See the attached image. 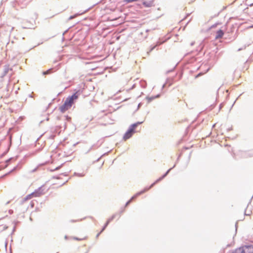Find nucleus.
<instances>
[{"instance_id": "f257e3e1", "label": "nucleus", "mask_w": 253, "mask_h": 253, "mask_svg": "<svg viewBox=\"0 0 253 253\" xmlns=\"http://www.w3.org/2000/svg\"><path fill=\"white\" fill-rule=\"evenodd\" d=\"M74 91L71 95L66 98L64 103L60 106L59 110L61 112L63 113L71 108L73 104L76 102L80 95L83 93V90L80 88L75 89Z\"/></svg>"}, {"instance_id": "f03ea898", "label": "nucleus", "mask_w": 253, "mask_h": 253, "mask_svg": "<svg viewBox=\"0 0 253 253\" xmlns=\"http://www.w3.org/2000/svg\"><path fill=\"white\" fill-rule=\"evenodd\" d=\"M23 164H24V162H23L22 161H21L20 162H19L18 163V164L16 166H15L9 171L5 173L4 174L2 175V176H1V178H5L6 176H8L10 173L15 172L17 170L20 169L22 168V166L23 165Z\"/></svg>"}, {"instance_id": "7ed1b4c3", "label": "nucleus", "mask_w": 253, "mask_h": 253, "mask_svg": "<svg viewBox=\"0 0 253 253\" xmlns=\"http://www.w3.org/2000/svg\"><path fill=\"white\" fill-rule=\"evenodd\" d=\"M44 194V185H42L33 192L34 197H40Z\"/></svg>"}, {"instance_id": "20e7f679", "label": "nucleus", "mask_w": 253, "mask_h": 253, "mask_svg": "<svg viewBox=\"0 0 253 253\" xmlns=\"http://www.w3.org/2000/svg\"><path fill=\"white\" fill-rule=\"evenodd\" d=\"M240 247L242 248V249L244 250V253H251V252H253V245L252 244H246L245 245H242Z\"/></svg>"}, {"instance_id": "39448f33", "label": "nucleus", "mask_w": 253, "mask_h": 253, "mask_svg": "<svg viewBox=\"0 0 253 253\" xmlns=\"http://www.w3.org/2000/svg\"><path fill=\"white\" fill-rule=\"evenodd\" d=\"M135 133V132H133V131L128 127L127 130L124 134L123 138L125 141H126L131 138Z\"/></svg>"}, {"instance_id": "423d86ee", "label": "nucleus", "mask_w": 253, "mask_h": 253, "mask_svg": "<svg viewBox=\"0 0 253 253\" xmlns=\"http://www.w3.org/2000/svg\"><path fill=\"white\" fill-rule=\"evenodd\" d=\"M117 214L118 213H115L113 214L110 218L107 219L106 222L101 228V232H103L106 229L109 223L115 218Z\"/></svg>"}, {"instance_id": "0eeeda50", "label": "nucleus", "mask_w": 253, "mask_h": 253, "mask_svg": "<svg viewBox=\"0 0 253 253\" xmlns=\"http://www.w3.org/2000/svg\"><path fill=\"white\" fill-rule=\"evenodd\" d=\"M147 189V188H146V187H145L144 189H143L141 191L137 192L135 194H134L133 196H132L129 200H131V202L133 200H134L135 199H136L137 198V197L141 195V194H143V193H145L146 192L148 191Z\"/></svg>"}, {"instance_id": "6e6552de", "label": "nucleus", "mask_w": 253, "mask_h": 253, "mask_svg": "<svg viewBox=\"0 0 253 253\" xmlns=\"http://www.w3.org/2000/svg\"><path fill=\"white\" fill-rule=\"evenodd\" d=\"M165 177H163V175H162L161 176H160L159 178H158L157 179H156L153 183H152L149 186L146 187V188H147V190H149L150 189H151L153 187H154L156 184L162 181L163 179H164Z\"/></svg>"}, {"instance_id": "1a4fd4ad", "label": "nucleus", "mask_w": 253, "mask_h": 253, "mask_svg": "<svg viewBox=\"0 0 253 253\" xmlns=\"http://www.w3.org/2000/svg\"><path fill=\"white\" fill-rule=\"evenodd\" d=\"M224 35V30L221 29L216 32L215 39L217 40L221 38Z\"/></svg>"}, {"instance_id": "9d476101", "label": "nucleus", "mask_w": 253, "mask_h": 253, "mask_svg": "<svg viewBox=\"0 0 253 253\" xmlns=\"http://www.w3.org/2000/svg\"><path fill=\"white\" fill-rule=\"evenodd\" d=\"M143 123V121L142 122H137L136 123H134L131 125H130L129 126V127L133 131V132H136L135 129L136 128L140 125L142 124Z\"/></svg>"}, {"instance_id": "9b49d317", "label": "nucleus", "mask_w": 253, "mask_h": 253, "mask_svg": "<svg viewBox=\"0 0 253 253\" xmlns=\"http://www.w3.org/2000/svg\"><path fill=\"white\" fill-rule=\"evenodd\" d=\"M11 70V69L9 68V65H5L4 66V69L3 71L2 74L0 75V77L1 78H3L8 72V71Z\"/></svg>"}, {"instance_id": "f8f14e48", "label": "nucleus", "mask_w": 253, "mask_h": 253, "mask_svg": "<svg viewBox=\"0 0 253 253\" xmlns=\"http://www.w3.org/2000/svg\"><path fill=\"white\" fill-rule=\"evenodd\" d=\"M154 3V0H150V1H143L142 2V4L145 7H150L153 6Z\"/></svg>"}, {"instance_id": "ddd939ff", "label": "nucleus", "mask_w": 253, "mask_h": 253, "mask_svg": "<svg viewBox=\"0 0 253 253\" xmlns=\"http://www.w3.org/2000/svg\"><path fill=\"white\" fill-rule=\"evenodd\" d=\"M242 248L241 247L238 248L235 250L230 251L228 253H244V250L243 249H242Z\"/></svg>"}, {"instance_id": "4468645a", "label": "nucleus", "mask_w": 253, "mask_h": 253, "mask_svg": "<svg viewBox=\"0 0 253 253\" xmlns=\"http://www.w3.org/2000/svg\"><path fill=\"white\" fill-rule=\"evenodd\" d=\"M173 80V79H172L171 80L170 78H167L166 83L162 85V89H163L166 86V84H169V86L171 85L172 84V82Z\"/></svg>"}, {"instance_id": "2eb2a0df", "label": "nucleus", "mask_w": 253, "mask_h": 253, "mask_svg": "<svg viewBox=\"0 0 253 253\" xmlns=\"http://www.w3.org/2000/svg\"><path fill=\"white\" fill-rule=\"evenodd\" d=\"M167 41V39H159V40L157 41L155 45H157V47L158 46L161 45V44L164 43L165 42H166Z\"/></svg>"}, {"instance_id": "dca6fc26", "label": "nucleus", "mask_w": 253, "mask_h": 253, "mask_svg": "<svg viewBox=\"0 0 253 253\" xmlns=\"http://www.w3.org/2000/svg\"><path fill=\"white\" fill-rule=\"evenodd\" d=\"M157 47V45H155V44H153V45H151L150 47H149V50L147 51V55H150V53L154 49L156 48Z\"/></svg>"}, {"instance_id": "f3484780", "label": "nucleus", "mask_w": 253, "mask_h": 253, "mask_svg": "<svg viewBox=\"0 0 253 253\" xmlns=\"http://www.w3.org/2000/svg\"><path fill=\"white\" fill-rule=\"evenodd\" d=\"M205 41L203 40L199 44L198 50H199V52H200L204 48L205 46Z\"/></svg>"}, {"instance_id": "a211bd4d", "label": "nucleus", "mask_w": 253, "mask_h": 253, "mask_svg": "<svg viewBox=\"0 0 253 253\" xmlns=\"http://www.w3.org/2000/svg\"><path fill=\"white\" fill-rule=\"evenodd\" d=\"M111 151H109V152H106V153H104V154H103L99 158H98L96 160L93 161V164H94L97 162H98L103 157L105 156H106L108 154V153L110 152Z\"/></svg>"}, {"instance_id": "6ab92c4d", "label": "nucleus", "mask_w": 253, "mask_h": 253, "mask_svg": "<svg viewBox=\"0 0 253 253\" xmlns=\"http://www.w3.org/2000/svg\"><path fill=\"white\" fill-rule=\"evenodd\" d=\"M52 70V68H50V69L47 70L46 71H42V74L43 75H49V74L51 73Z\"/></svg>"}, {"instance_id": "aec40b11", "label": "nucleus", "mask_w": 253, "mask_h": 253, "mask_svg": "<svg viewBox=\"0 0 253 253\" xmlns=\"http://www.w3.org/2000/svg\"><path fill=\"white\" fill-rule=\"evenodd\" d=\"M15 159H16V158H14L13 157H11V158H9L7 160H6L5 161V164H6L5 167H7L10 164V163H11L12 160H15Z\"/></svg>"}, {"instance_id": "412c9836", "label": "nucleus", "mask_w": 253, "mask_h": 253, "mask_svg": "<svg viewBox=\"0 0 253 253\" xmlns=\"http://www.w3.org/2000/svg\"><path fill=\"white\" fill-rule=\"evenodd\" d=\"M146 100H147L148 101V103H150L151 101H152L153 100L155 99V97H154V96H147L146 97Z\"/></svg>"}, {"instance_id": "4be33fe9", "label": "nucleus", "mask_w": 253, "mask_h": 253, "mask_svg": "<svg viewBox=\"0 0 253 253\" xmlns=\"http://www.w3.org/2000/svg\"><path fill=\"white\" fill-rule=\"evenodd\" d=\"M140 85H141V86L142 87V88H146V86H147V83L145 81H141L140 82Z\"/></svg>"}, {"instance_id": "5701e85b", "label": "nucleus", "mask_w": 253, "mask_h": 253, "mask_svg": "<svg viewBox=\"0 0 253 253\" xmlns=\"http://www.w3.org/2000/svg\"><path fill=\"white\" fill-rule=\"evenodd\" d=\"M32 197H34L33 195V193H32L31 194L27 195L26 197H25L23 199V201L24 202L27 200H29V199H30Z\"/></svg>"}, {"instance_id": "b1692460", "label": "nucleus", "mask_w": 253, "mask_h": 253, "mask_svg": "<svg viewBox=\"0 0 253 253\" xmlns=\"http://www.w3.org/2000/svg\"><path fill=\"white\" fill-rule=\"evenodd\" d=\"M173 169V168H170V169H168L166 172L164 173L163 175V177H166L168 174L169 173V172Z\"/></svg>"}, {"instance_id": "393cba45", "label": "nucleus", "mask_w": 253, "mask_h": 253, "mask_svg": "<svg viewBox=\"0 0 253 253\" xmlns=\"http://www.w3.org/2000/svg\"><path fill=\"white\" fill-rule=\"evenodd\" d=\"M125 208H122L118 213V214L119 215V218L121 217V215L125 212Z\"/></svg>"}, {"instance_id": "a878e982", "label": "nucleus", "mask_w": 253, "mask_h": 253, "mask_svg": "<svg viewBox=\"0 0 253 253\" xmlns=\"http://www.w3.org/2000/svg\"><path fill=\"white\" fill-rule=\"evenodd\" d=\"M74 175H76L79 177H83L84 176V174L83 173H78V172H75Z\"/></svg>"}, {"instance_id": "bb28decb", "label": "nucleus", "mask_w": 253, "mask_h": 253, "mask_svg": "<svg viewBox=\"0 0 253 253\" xmlns=\"http://www.w3.org/2000/svg\"><path fill=\"white\" fill-rule=\"evenodd\" d=\"M65 120L67 122H70L71 121V118L68 116H64Z\"/></svg>"}, {"instance_id": "cd10ccee", "label": "nucleus", "mask_w": 253, "mask_h": 253, "mask_svg": "<svg viewBox=\"0 0 253 253\" xmlns=\"http://www.w3.org/2000/svg\"><path fill=\"white\" fill-rule=\"evenodd\" d=\"M77 15H78V13L75 14H74V15H71V16L69 17V18H68V20H72V19H73V18H74L75 17H77Z\"/></svg>"}, {"instance_id": "c85d7f7f", "label": "nucleus", "mask_w": 253, "mask_h": 253, "mask_svg": "<svg viewBox=\"0 0 253 253\" xmlns=\"http://www.w3.org/2000/svg\"><path fill=\"white\" fill-rule=\"evenodd\" d=\"M131 200H128L125 204V207L124 208H125V209L127 207L130 203H131Z\"/></svg>"}, {"instance_id": "c756f323", "label": "nucleus", "mask_w": 253, "mask_h": 253, "mask_svg": "<svg viewBox=\"0 0 253 253\" xmlns=\"http://www.w3.org/2000/svg\"><path fill=\"white\" fill-rule=\"evenodd\" d=\"M63 165H64V163H63V164H61L60 166H58V167H56V168L54 169V170H57L59 169H60V168H61L63 166Z\"/></svg>"}, {"instance_id": "7c9ffc66", "label": "nucleus", "mask_w": 253, "mask_h": 253, "mask_svg": "<svg viewBox=\"0 0 253 253\" xmlns=\"http://www.w3.org/2000/svg\"><path fill=\"white\" fill-rule=\"evenodd\" d=\"M224 102L221 103L219 106V111H220L221 108L224 106Z\"/></svg>"}, {"instance_id": "2f4dec72", "label": "nucleus", "mask_w": 253, "mask_h": 253, "mask_svg": "<svg viewBox=\"0 0 253 253\" xmlns=\"http://www.w3.org/2000/svg\"><path fill=\"white\" fill-rule=\"evenodd\" d=\"M220 24V23H216L214 24H213L211 27V28H214L215 27H216L218 25Z\"/></svg>"}, {"instance_id": "473e14b6", "label": "nucleus", "mask_w": 253, "mask_h": 253, "mask_svg": "<svg viewBox=\"0 0 253 253\" xmlns=\"http://www.w3.org/2000/svg\"><path fill=\"white\" fill-rule=\"evenodd\" d=\"M138 0H125V1L126 2V3H130V2H133V1H137Z\"/></svg>"}, {"instance_id": "72a5a7b5", "label": "nucleus", "mask_w": 253, "mask_h": 253, "mask_svg": "<svg viewBox=\"0 0 253 253\" xmlns=\"http://www.w3.org/2000/svg\"><path fill=\"white\" fill-rule=\"evenodd\" d=\"M73 238L74 240H77V241H81V240H82L83 239L80 238H78V237H73Z\"/></svg>"}, {"instance_id": "f704fd0d", "label": "nucleus", "mask_w": 253, "mask_h": 253, "mask_svg": "<svg viewBox=\"0 0 253 253\" xmlns=\"http://www.w3.org/2000/svg\"><path fill=\"white\" fill-rule=\"evenodd\" d=\"M82 220V219H79V220L72 219V220H70V222H71V223H73V222H77V221H81Z\"/></svg>"}, {"instance_id": "c9c22d12", "label": "nucleus", "mask_w": 253, "mask_h": 253, "mask_svg": "<svg viewBox=\"0 0 253 253\" xmlns=\"http://www.w3.org/2000/svg\"><path fill=\"white\" fill-rule=\"evenodd\" d=\"M142 105V103L141 102L139 103L138 104L137 108V109L136 111H137L141 107Z\"/></svg>"}, {"instance_id": "e433bc0d", "label": "nucleus", "mask_w": 253, "mask_h": 253, "mask_svg": "<svg viewBox=\"0 0 253 253\" xmlns=\"http://www.w3.org/2000/svg\"><path fill=\"white\" fill-rule=\"evenodd\" d=\"M181 156V154H180L178 155V157H177V159H176V162H175V163H176V164H177V163L178 162V161H179V159H180V158Z\"/></svg>"}, {"instance_id": "4c0bfd02", "label": "nucleus", "mask_w": 253, "mask_h": 253, "mask_svg": "<svg viewBox=\"0 0 253 253\" xmlns=\"http://www.w3.org/2000/svg\"><path fill=\"white\" fill-rule=\"evenodd\" d=\"M94 145H93L89 149V150L85 153V154L88 153L93 148Z\"/></svg>"}, {"instance_id": "58836bf2", "label": "nucleus", "mask_w": 253, "mask_h": 253, "mask_svg": "<svg viewBox=\"0 0 253 253\" xmlns=\"http://www.w3.org/2000/svg\"><path fill=\"white\" fill-rule=\"evenodd\" d=\"M161 96V94H157V95H154V97H155V99H156V98H158L159 97H160Z\"/></svg>"}, {"instance_id": "ea45409f", "label": "nucleus", "mask_w": 253, "mask_h": 253, "mask_svg": "<svg viewBox=\"0 0 253 253\" xmlns=\"http://www.w3.org/2000/svg\"><path fill=\"white\" fill-rule=\"evenodd\" d=\"M53 179H59L60 178L59 176H52Z\"/></svg>"}, {"instance_id": "a19ab883", "label": "nucleus", "mask_w": 253, "mask_h": 253, "mask_svg": "<svg viewBox=\"0 0 253 253\" xmlns=\"http://www.w3.org/2000/svg\"><path fill=\"white\" fill-rule=\"evenodd\" d=\"M202 75V73H199V74H198L196 76H195V78H199L200 76H201V75Z\"/></svg>"}, {"instance_id": "79ce46f5", "label": "nucleus", "mask_w": 253, "mask_h": 253, "mask_svg": "<svg viewBox=\"0 0 253 253\" xmlns=\"http://www.w3.org/2000/svg\"><path fill=\"white\" fill-rule=\"evenodd\" d=\"M103 232H101V230L96 235V238H97L100 236V235Z\"/></svg>"}, {"instance_id": "37998d69", "label": "nucleus", "mask_w": 253, "mask_h": 253, "mask_svg": "<svg viewBox=\"0 0 253 253\" xmlns=\"http://www.w3.org/2000/svg\"><path fill=\"white\" fill-rule=\"evenodd\" d=\"M237 228H238V222H237L235 224V232H237Z\"/></svg>"}, {"instance_id": "c03bdc74", "label": "nucleus", "mask_w": 253, "mask_h": 253, "mask_svg": "<svg viewBox=\"0 0 253 253\" xmlns=\"http://www.w3.org/2000/svg\"><path fill=\"white\" fill-rule=\"evenodd\" d=\"M30 205L31 207L33 208L34 207V203L33 201H31L30 203Z\"/></svg>"}, {"instance_id": "a18cd8bd", "label": "nucleus", "mask_w": 253, "mask_h": 253, "mask_svg": "<svg viewBox=\"0 0 253 253\" xmlns=\"http://www.w3.org/2000/svg\"><path fill=\"white\" fill-rule=\"evenodd\" d=\"M70 238V237H69L68 236H67V235H65V236H64V239H65V240H68V239H69Z\"/></svg>"}, {"instance_id": "49530a36", "label": "nucleus", "mask_w": 253, "mask_h": 253, "mask_svg": "<svg viewBox=\"0 0 253 253\" xmlns=\"http://www.w3.org/2000/svg\"><path fill=\"white\" fill-rule=\"evenodd\" d=\"M15 230H16V227H15V226H14V227L13 228L12 232L11 233V234H12L15 231Z\"/></svg>"}, {"instance_id": "de8ad7c7", "label": "nucleus", "mask_w": 253, "mask_h": 253, "mask_svg": "<svg viewBox=\"0 0 253 253\" xmlns=\"http://www.w3.org/2000/svg\"><path fill=\"white\" fill-rule=\"evenodd\" d=\"M38 168H35L34 169H33L32 170V172H35L37 170Z\"/></svg>"}, {"instance_id": "09e8293b", "label": "nucleus", "mask_w": 253, "mask_h": 253, "mask_svg": "<svg viewBox=\"0 0 253 253\" xmlns=\"http://www.w3.org/2000/svg\"><path fill=\"white\" fill-rule=\"evenodd\" d=\"M60 175H64V176H67V174L66 172L61 173Z\"/></svg>"}, {"instance_id": "8fccbe9b", "label": "nucleus", "mask_w": 253, "mask_h": 253, "mask_svg": "<svg viewBox=\"0 0 253 253\" xmlns=\"http://www.w3.org/2000/svg\"><path fill=\"white\" fill-rule=\"evenodd\" d=\"M244 215H246V216H247V215H250V213H247V212H246V210H245V212H244Z\"/></svg>"}, {"instance_id": "3c124183", "label": "nucleus", "mask_w": 253, "mask_h": 253, "mask_svg": "<svg viewBox=\"0 0 253 253\" xmlns=\"http://www.w3.org/2000/svg\"><path fill=\"white\" fill-rule=\"evenodd\" d=\"M9 213L10 214H12V213H13V210H9Z\"/></svg>"}, {"instance_id": "603ef678", "label": "nucleus", "mask_w": 253, "mask_h": 253, "mask_svg": "<svg viewBox=\"0 0 253 253\" xmlns=\"http://www.w3.org/2000/svg\"><path fill=\"white\" fill-rule=\"evenodd\" d=\"M236 101V100H235V101L234 102V103H233V104L232 105L231 107V108L230 109V111L231 110V109L232 108L233 106H234V105L235 104V102Z\"/></svg>"}, {"instance_id": "864d4df0", "label": "nucleus", "mask_w": 253, "mask_h": 253, "mask_svg": "<svg viewBox=\"0 0 253 253\" xmlns=\"http://www.w3.org/2000/svg\"><path fill=\"white\" fill-rule=\"evenodd\" d=\"M7 228H8V226H7L5 225V226L3 227V230H6V229H7Z\"/></svg>"}, {"instance_id": "5fc2aeb1", "label": "nucleus", "mask_w": 253, "mask_h": 253, "mask_svg": "<svg viewBox=\"0 0 253 253\" xmlns=\"http://www.w3.org/2000/svg\"><path fill=\"white\" fill-rule=\"evenodd\" d=\"M106 0H101L100 1H99V3H104L105 2V1Z\"/></svg>"}, {"instance_id": "6e6d98bb", "label": "nucleus", "mask_w": 253, "mask_h": 253, "mask_svg": "<svg viewBox=\"0 0 253 253\" xmlns=\"http://www.w3.org/2000/svg\"><path fill=\"white\" fill-rule=\"evenodd\" d=\"M33 95H33V93H32L30 94L29 95V97L33 98Z\"/></svg>"}, {"instance_id": "4d7b16f0", "label": "nucleus", "mask_w": 253, "mask_h": 253, "mask_svg": "<svg viewBox=\"0 0 253 253\" xmlns=\"http://www.w3.org/2000/svg\"><path fill=\"white\" fill-rule=\"evenodd\" d=\"M215 106V105L213 104V105H211V109H212Z\"/></svg>"}, {"instance_id": "13d9d810", "label": "nucleus", "mask_w": 253, "mask_h": 253, "mask_svg": "<svg viewBox=\"0 0 253 253\" xmlns=\"http://www.w3.org/2000/svg\"><path fill=\"white\" fill-rule=\"evenodd\" d=\"M232 129V127H230V128H228V129H227V131H229L231 130Z\"/></svg>"}, {"instance_id": "bf43d9fd", "label": "nucleus", "mask_w": 253, "mask_h": 253, "mask_svg": "<svg viewBox=\"0 0 253 253\" xmlns=\"http://www.w3.org/2000/svg\"><path fill=\"white\" fill-rule=\"evenodd\" d=\"M78 143L77 142V143H76L73 144V145H72V147H74L75 146H76V145H77Z\"/></svg>"}, {"instance_id": "052dcab7", "label": "nucleus", "mask_w": 253, "mask_h": 253, "mask_svg": "<svg viewBox=\"0 0 253 253\" xmlns=\"http://www.w3.org/2000/svg\"><path fill=\"white\" fill-rule=\"evenodd\" d=\"M66 128H67V125H66V123H65V124H64V129H65Z\"/></svg>"}, {"instance_id": "680f3d73", "label": "nucleus", "mask_w": 253, "mask_h": 253, "mask_svg": "<svg viewBox=\"0 0 253 253\" xmlns=\"http://www.w3.org/2000/svg\"><path fill=\"white\" fill-rule=\"evenodd\" d=\"M248 5H249V6H250V7H252V6H253V3H251V4H249Z\"/></svg>"}, {"instance_id": "e2e57ef3", "label": "nucleus", "mask_w": 253, "mask_h": 253, "mask_svg": "<svg viewBox=\"0 0 253 253\" xmlns=\"http://www.w3.org/2000/svg\"><path fill=\"white\" fill-rule=\"evenodd\" d=\"M194 43H195V42H192L190 43V45H191V46H193V45L194 44Z\"/></svg>"}, {"instance_id": "0e129e2a", "label": "nucleus", "mask_w": 253, "mask_h": 253, "mask_svg": "<svg viewBox=\"0 0 253 253\" xmlns=\"http://www.w3.org/2000/svg\"><path fill=\"white\" fill-rule=\"evenodd\" d=\"M244 48H240L238 49V51H241L242 50H243Z\"/></svg>"}, {"instance_id": "69168bd1", "label": "nucleus", "mask_w": 253, "mask_h": 253, "mask_svg": "<svg viewBox=\"0 0 253 253\" xmlns=\"http://www.w3.org/2000/svg\"><path fill=\"white\" fill-rule=\"evenodd\" d=\"M150 31H151V30H150V29H147V30H146V32L147 33V32H149Z\"/></svg>"}, {"instance_id": "338daca9", "label": "nucleus", "mask_w": 253, "mask_h": 253, "mask_svg": "<svg viewBox=\"0 0 253 253\" xmlns=\"http://www.w3.org/2000/svg\"><path fill=\"white\" fill-rule=\"evenodd\" d=\"M54 137V135H51L50 138H51V139H53Z\"/></svg>"}, {"instance_id": "774afa93", "label": "nucleus", "mask_w": 253, "mask_h": 253, "mask_svg": "<svg viewBox=\"0 0 253 253\" xmlns=\"http://www.w3.org/2000/svg\"><path fill=\"white\" fill-rule=\"evenodd\" d=\"M176 164L175 163V164L173 166H172V168H173V169L175 167V166H176Z\"/></svg>"}]
</instances>
